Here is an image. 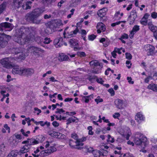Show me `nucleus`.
Segmentation results:
<instances>
[{"label":"nucleus","instance_id":"f257e3e1","mask_svg":"<svg viewBox=\"0 0 157 157\" xmlns=\"http://www.w3.org/2000/svg\"><path fill=\"white\" fill-rule=\"evenodd\" d=\"M133 141L136 145L140 146V151L146 153V151L144 149L148 144L147 138L142 134L139 132H136L133 135Z\"/></svg>","mask_w":157,"mask_h":157},{"label":"nucleus","instance_id":"f03ea898","mask_svg":"<svg viewBox=\"0 0 157 157\" xmlns=\"http://www.w3.org/2000/svg\"><path fill=\"white\" fill-rule=\"evenodd\" d=\"M12 28V24L8 22H5L0 24V31H2L6 28H9L11 30ZM10 38V36L9 35L3 33H0V47H4Z\"/></svg>","mask_w":157,"mask_h":157},{"label":"nucleus","instance_id":"7ed1b4c3","mask_svg":"<svg viewBox=\"0 0 157 157\" xmlns=\"http://www.w3.org/2000/svg\"><path fill=\"white\" fill-rule=\"evenodd\" d=\"M42 12V11L39 9H36L31 12L28 13L26 15L25 17L26 20L36 24H41L42 23V20L38 19L37 18L40 15Z\"/></svg>","mask_w":157,"mask_h":157},{"label":"nucleus","instance_id":"20e7f679","mask_svg":"<svg viewBox=\"0 0 157 157\" xmlns=\"http://www.w3.org/2000/svg\"><path fill=\"white\" fill-rule=\"evenodd\" d=\"M20 29L17 30L16 31V36L14 38V40L20 45H24L29 43L31 41V37L26 35L23 32H21Z\"/></svg>","mask_w":157,"mask_h":157},{"label":"nucleus","instance_id":"39448f33","mask_svg":"<svg viewBox=\"0 0 157 157\" xmlns=\"http://www.w3.org/2000/svg\"><path fill=\"white\" fill-rule=\"evenodd\" d=\"M30 52L33 56L38 57L40 56V53H44V51L38 47L30 46L27 48V53Z\"/></svg>","mask_w":157,"mask_h":157},{"label":"nucleus","instance_id":"423d86ee","mask_svg":"<svg viewBox=\"0 0 157 157\" xmlns=\"http://www.w3.org/2000/svg\"><path fill=\"white\" fill-rule=\"evenodd\" d=\"M20 29L21 32H23L26 35H28L29 37H31V40L34 37L36 31V28L34 27H30L25 28L24 27H22Z\"/></svg>","mask_w":157,"mask_h":157},{"label":"nucleus","instance_id":"0eeeda50","mask_svg":"<svg viewBox=\"0 0 157 157\" xmlns=\"http://www.w3.org/2000/svg\"><path fill=\"white\" fill-rule=\"evenodd\" d=\"M68 27H67L65 29L63 33V35L64 38H69L74 36L78 32L79 30L77 27L73 31L69 32L67 31Z\"/></svg>","mask_w":157,"mask_h":157},{"label":"nucleus","instance_id":"6e6552de","mask_svg":"<svg viewBox=\"0 0 157 157\" xmlns=\"http://www.w3.org/2000/svg\"><path fill=\"white\" fill-rule=\"evenodd\" d=\"M10 60L8 58H5L1 59L0 63L3 67L6 68H12V63Z\"/></svg>","mask_w":157,"mask_h":157},{"label":"nucleus","instance_id":"1a4fd4ad","mask_svg":"<svg viewBox=\"0 0 157 157\" xmlns=\"http://www.w3.org/2000/svg\"><path fill=\"white\" fill-rule=\"evenodd\" d=\"M144 49L147 52L148 56L152 55L154 53L155 48L154 46L150 44H147L144 46Z\"/></svg>","mask_w":157,"mask_h":157},{"label":"nucleus","instance_id":"9d476101","mask_svg":"<svg viewBox=\"0 0 157 157\" xmlns=\"http://www.w3.org/2000/svg\"><path fill=\"white\" fill-rule=\"evenodd\" d=\"M137 16L136 10H132L131 12L130 15L128 17V20L130 21V24H132L137 18Z\"/></svg>","mask_w":157,"mask_h":157},{"label":"nucleus","instance_id":"9b49d317","mask_svg":"<svg viewBox=\"0 0 157 157\" xmlns=\"http://www.w3.org/2000/svg\"><path fill=\"white\" fill-rule=\"evenodd\" d=\"M120 133L123 137L128 140L129 139V137L131 135V132L129 129L123 130L122 129L120 131Z\"/></svg>","mask_w":157,"mask_h":157},{"label":"nucleus","instance_id":"f8f14e48","mask_svg":"<svg viewBox=\"0 0 157 157\" xmlns=\"http://www.w3.org/2000/svg\"><path fill=\"white\" fill-rule=\"evenodd\" d=\"M34 71L31 68H23L22 75L28 77L34 74Z\"/></svg>","mask_w":157,"mask_h":157},{"label":"nucleus","instance_id":"ddd939ff","mask_svg":"<svg viewBox=\"0 0 157 157\" xmlns=\"http://www.w3.org/2000/svg\"><path fill=\"white\" fill-rule=\"evenodd\" d=\"M14 51L16 54L21 53L23 56H27L28 54L27 53V49H22L21 48H16L14 49Z\"/></svg>","mask_w":157,"mask_h":157},{"label":"nucleus","instance_id":"4468645a","mask_svg":"<svg viewBox=\"0 0 157 157\" xmlns=\"http://www.w3.org/2000/svg\"><path fill=\"white\" fill-rule=\"evenodd\" d=\"M56 146V144H52V145L50 146L49 149H48L45 151H43L41 152L43 153V154L45 153L48 154L53 153L56 151V149L55 147Z\"/></svg>","mask_w":157,"mask_h":157},{"label":"nucleus","instance_id":"2eb2a0df","mask_svg":"<svg viewBox=\"0 0 157 157\" xmlns=\"http://www.w3.org/2000/svg\"><path fill=\"white\" fill-rule=\"evenodd\" d=\"M124 101L120 99H117L115 101V105L116 107L120 109H123V105Z\"/></svg>","mask_w":157,"mask_h":157},{"label":"nucleus","instance_id":"dca6fc26","mask_svg":"<svg viewBox=\"0 0 157 157\" xmlns=\"http://www.w3.org/2000/svg\"><path fill=\"white\" fill-rule=\"evenodd\" d=\"M24 0H13V2L11 5L14 6L15 9L19 8L22 3Z\"/></svg>","mask_w":157,"mask_h":157},{"label":"nucleus","instance_id":"f3484780","mask_svg":"<svg viewBox=\"0 0 157 157\" xmlns=\"http://www.w3.org/2000/svg\"><path fill=\"white\" fill-rule=\"evenodd\" d=\"M30 147H29V145L26 144L22 147L20 151H18L19 155H21L22 154L25 153L29 152V151Z\"/></svg>","mask_w":157,"mask_h":157},{"label":"nucleus","instance_id":"a211bd4d","mask_svg":"<svg viewBox=\"0 0 157 157\" xmlns=\"http://www.w3.org/2000/svg\"><path fill=\"white\" fill-rule=\"evenodd\" d=\"M136 120L139 123H140L142 121L144 120L145 117L142 114L141 112H139L137 113L135 117Z\"/></svg>","mask_w":157,"mask_h":157},{"label":"nucleus","instance_id":"6ab92c4d","mask_svg":"<svg viewBox=\"0 0 157 157\" xmlns=\"http://www.w3.org/2000/svg\"><path fill=\"white\" fill-rule=\"evenodd\" d=\"M54 44L56 47H59L63 44V39L62 37H59L56 39L54 42Z\"/></svg>","mask_w":157,"mask_h":157},{"label":"nucleus","instance_id":"aec40b11","mask_svg":"<svg viewBox=\"0 0 157 157\" xmlns=\"http://www.w3.org/2000/svg\"><path fill=\"white\" fill-rule=\"evenodd\" d=\"M23 67H17L13 68L12 72L13 74H18L22 75Z\"/></svg>","mask_w":157,"mask_h":157},{"label":"nucleus","instance_id":"412c9836","mask_svg":"<svg viewBox=\"0 0 157 157\" xmlns=\"http://www.w3.org/2000/svg\"><path fill=\"white\" fill-rule=\"evenodd\" d=\"M107 11V8H103L98 10L97 13V14L99 17H102L106 15Z\"/></svg>","mask_w":157,"mask_h":157},{"label":"nucleus","instance_id":"4be33fe9","mask_svg":"<svg viewBox=\"0 0 157 157\" xmlns=\"http://www.w3.org/2000/svg\"><path fill=\"white\" fill-rule=\"evenodd\" d=\"M86 139L87 137H83L79 139L77 141L75 142L76 146H82L84 144L82 143V142L86 141Z\"/></svg>","mask_w":157,"mask_h":157},{"label":"nucleus","instance_id":"5701e85b","mask_svg":"<svg viewBox=\"0 0 157 157\" xmlns=\"http://www.w3.org/2000/svg\"><path fill=\"white\" fill-rule=\"evenodd\" d=\"M148 26L149 29L153 32L157 30V27L153 25L151 21H149L148 23Z\"/></svg>","mask_w":157,"mask_h":157},{"label":"nucleus","instance_id":"b1692460","mask_svg":"<svg viewBox=\"0 0 157 157\" xmlns=\"http://www.w3.org/2000/svg\"><path fill=\"white\" fill-rule=\"evenodd\" d=\"M90 66L92 67L93 68L94 67H96L102 64L101 63H100L96 60H94L90 61Z\"/></svg>","mask_w":157,"mask_h":157},{"label":"nucleus","instance_id":"393cba45","mask_svg":"<svg viewBox=\"0 0 157 157\" xmlns=\"http://www.w3.org/2000/svg\"><path fill=\"white\" fill-rule=\"evenodd\" d=\"M78 121V119L76 117H72L67 119V124H69L72 122L77 123Z\"/></svg>","mask_w":157,"mask_h":157},{"label":"nucleus","instance_id":"a878e982","mask_svg":"<svg viewBox=\"0 0 157 157\" xmlns=\"http://www.w3.org/2000/svg\"><path fill=\"white\" fill-rule=\"evenodd\" d=\"M68 59V57L63 53L59 54L58 57V60L61 61L67 60Z\"/></svg>","mask_w":157,"mask_h":157},{"label":"nucleus","instance_id":"bb28decb","mask_svg":"<svg viewBox=\"0 0 157 157\" xmlns=\"http://www.w3.org/2000/svg\"><path fill=\"white\" fill-rule=\"evenodd\" d=\"M102 67V64L96 67H94L92 70V72L93 73L97 74L100 73L101 72V70Z\"/></svg>","mask_w":157,"mask_h":157},{"label":"nucleus","instance_id":"cd10ccee","mask_svg":"<svg viewBox=\"0 0 157 157\" xmlns=\"http://www.w3.org/2000/svg\"><path fill=\"white\" fill-rule=\"evenodd\" d=\"M21 141H19V140L17 139L13 138L12 140L11 139L10 140V144L12 147H14L17 146L18 144Z\"/></svg>","mask_w":157,"mask_h":157},{"label":"nucleus","instance_id":"c85d7f7f","mask_svg":"<svg viewBox=\"0 0 157 157\" xmlns=\"http://www.w3.org/2000/svg\"><path fill=\"white\" fill-rule=\"evenodd\" d=\"M69 43L71 46L73 47L78 45V42L77 40L75 39H72L70 40Z\"/></svg>","mask_w":157,"mask_h":157},{"label":"nucleus","instance_id":"c756f323","mask_svg":"<svg viewBox=\"0 0 157 157\" xmlns=\"http://www.w3.org/2000/svg\"><path fill=\"white\" fill-rule=\"evenodd\" d=\"M147 88L154 91H157V84L151 83L148 86Z\"/></svg>","mask_w":157,"mask_h":157},{"label":"nucleus","instance_id":"7c9ffc66","mask_svg":"<svg viewBox=\"0 0 157 157\" xmlns=\"http://www.w3.org/2000/svg\"><path fill=\"white\" fill-rule=\"evenodd\" d=\"M18 154H19L17 150L12 151L7 157H16Z\"/></svg>","mask_w":157,"mask_h":157},{"label":"nucleus","instance_id":"2f4dec72","mask_svg":"<svg viewBox=\"0 0 157 157\" xmlns=\"http://www.w3.org/2000/svg\"><path fill=\"white\" fill-rule=\"evenodd\" d=\"M31 2L30 1L28 2L25 3H24L22 5V8L24 10H27L31 8Z\"/></svg>","mask_w":157,"mask_h":157},{"label":"nucleus","instance_id":"473e14b6","mask_svg":"<svg viewBox=\"0 0 157 157\" xmlns=\"http://www.w3.org/2000/svg\"><path fill=\"white\" fill-rule=\"evenodd\" d=\"M97 28L98 29H100L103 32L105 30V25L101 22L98 23L97 25Z\"/></svg>","mask_w":157,"mask_h":157},{"label":"nucleus","instance_id":"72a5a7b5","mask_svg":"<svg viewBox=\"0 0 157 157\" xmlns=\"http://www.w3.org/2000/svg\"><path fill=\"white\" fill-rule=\"evenodd\" d=\"M48 133L51 136L56 138L58 137V136L60 134L57 132H54L53 131H49L48 132Z\"/></svg>","mask_w":157,"mask_h":157},{"label":"nucleus","instance_id":"f704fd0d","mask_svg":"<svg viewBox=\"0 0 157 157\" xmlns=\"http://www.w3.org/2000/svg\"><path fill=\"white\" fill-rule=\"evenodd\" d=\"M128 36L126 33H124L121 36L120 38H119V39L120 40L122 43L125 44L126 42L125 41L123 40L124 39H128Z\"/></svg>","mask_w":157,"mask_h":157},{"label":"nucleus","instance_id":"c9c22d12","mask_svg":"<svg viewBox=\"0 0 157 157\" xmlns=\"http://www.w3.org/2000/svg\"><path fill=\"white\" fill-rule=\"evenodd\" d=\"M81 0H71V5L73 7H75L79 4Z\"/></svg>","mask_w":157,"mask_h":157},{"label":"nucleus","instance_id":"e433bc0d","mask_svg":"<svg viewBox=\"0 0 157 157\" xmlns=\"http://www.w3.org/2000/svg\"><path fill=\"white\" fill-rule=\"evenodd\" d=\"M93 154L94 155V157H101V153L100 151L98 150H94Z\"/></svg>","mask_w":157,"mask_h":157},{"label":"nucleus","instance_id":"4c0bfd02","mask_svg":"<svg viewBox=\"0 0 157 157\" xmlns=\"http://www.w3.org/2000/svg\"><path fill=\"white\" fill-rule=\"evenodd\" d=\"M93 97V95H90L86 96H83L82 97V100L85 101V103H88L89 101V98L90 97H91L92 98Z\"/></svg>","mask_w":157,"mask_h":157},{"label":"nucleus","instance_id":"58836bf2","mask_svg":"<svg viewBox=\"0 0 157 157\" xmlns=\"http://www.w3.org/2000/svg\"><path fill=\"white\" fill-rule=\"evenodd\" d=\"M76 144L75 141H74L72 140H70L69 142V145L72 148H75V144Z\"/></svg>","mask_w":157,"mask_h":157},{"label":"nucleus","instance_id":"ea45409f","mask_svg":"<svg viewBox=\"0 0 157 157\" xmlns=\"http://www.w3.org/2000/svg\"><path fill=\"white\" fill-rule=\"evenodd\" d=\"M114 139L113 137H112L109 135H108V139L107 140L108 142L113 143L114 142Z\"/></svg>","mask_w":157,"mask_h":157},{"label":"nucleus","instance_id":"a19ab883","mask_svg":"<svg viewBox=\"0 0 157 157\" xmlns=\"http://www.w3.org/2000/svg\"><path fill=\"white\" fill-rule=\"evenodd\" d=\"M6 7V4L4 3L0 5V14L1 13L5 10Z\"/></svg>","mask_w":157,"mask_h":157},{"label":"nucleus","instance_id":"79ce46f5","mask_svg":"<svg viewBox=\"0 0 157 157\" xmlns=\"http://www.w3.org/2000/svg\"><path fill=\"white\" fill-rule=\"evenodd\" d=\"M21 132L22 133V134L24 136L26 137H28V134H30V132L29 131H27L26 132H24V130L23 129H21Z\"/></svg>","mask_w":157,"mask_h":157},{"label":"nucleus","instance_id":"37998d69","mask_svg":"<svg viewBox=\"0 0 157 157\" xmlns=\"http://www.w3.org/2000/svg\"><path fill=\"white\" fill-rule=\"evenodd\" d=\"M71 138H73V139H74L76 140L75 142L77 141V140H78L79 139L78 137V135H77L75 133H72L71 134Z\"/></svg>","mask_w":157,"mask_h":157},{"label":"nucleus","instance_id":"c03bdc74","mask_svg":"<svg viewBox=\"0 0 157 157\" xmlns=\"http://www.w3.org/2000/svg\"><path fill=\"white\" fill-rule=\"evenodd\" d=\"M139 27L140 26H139L135 25L133 27L132 31L136 33L140 29Z\"/></svg>","mask_w":157,"mask_h":157},{"label":"nucleus","instance_id":"a18cd8bd","mask_svg":"<svg viewBox=\"0 0 157 157\" xmlns=\"http://www.w3.org/2000/svg\"><path fill=\"white\" fill-rule=\"evenodd\" d=\"M43 123V121H40L39 122V123H40V125L42 126H43L45 125H47V126L48 127L50 125V123L49 122H48L47 121H45V122L43 124H42V123Z\"/></svg>","mask_w":157,"mask_h":157},{"label":"nucleus","instance_id":"49530a36","mask_svg":"<svg viewBox=\"0 0 157 157\" xmlns=\"http://www.w3.org/2000/svg\"><path fill=\"white\" fill-rule=\"evenodd\" d=\"M95 101L97 103V104L98 103L102 102L103 101V100L99 96H98L97 98L95 99Z\"/></svg>","mask_w":157,"mask_h":157},{"label":"nucleus","instance_id":"de8ad7c7","mask_svg":"<svg viewBox=\"0 0 157 157\" xmlns=\"http://www.w3.org/2000/svg\"><path fill=\"white\" fill-rule=\"evenodd\" d=\"M14 136L16 138V139L19 140V141H21L22 139V137L21 135L20 134H14Z\"/></svg>","mask_w":157,"mask_h":157},{"label":"nucleus","instance_id":"09e8293b","mask_svg":"<svg viewBox=\"0 0 157 157\" xmlns=\"http://www.w3.org/2000/svg\"><path fill=\"white\" fill-rule=\"evenodd\" d=\"M51 41L50 38L46 37L44 39V43L45 44H49Z\"/></svg>","mask_w":157,"mask_h":157},{"label":"nucleus","instance_id":"8fccbe9b","mask_svg":"<svg viewBox=\"0 0 157 157\" xmlns=\"http://www.w3.org/2000/svg\"><path fill=\"white\" fill-rule=\"evenodd\" d=\"M9 59H10V60L11 63H12V67L14 65V63L15 62V61L16 60L14 58H8Z\"/></svg>","mask_w":157,"mask_h":157},{"label":"nucleus","instance_id":"3c124183","mask_svg":"<svg viewBox=\"0 0 157 157\" xmlns=\"http://www.w3.org/2000/svg\"><path fill=\"white\" fill-rule=\"evenodd\" d=\"M96 36L92 34L88 36L89 40H93L95 38Z\"/></svg>","mask_w":157,"mask_h":157},{"label":"nucleus","instance_id":"603ef678","mask_svg":"<svg viewBox=\"0 0 157 157\" xmlns=\"http://www.w3.org/2000/svg\"><path fill=\"white\" fill-rule=\"evenodd\" d=\"M125 56L126 58L129 60H130L132 58V56L129 53H125Z\"/></svg>","mask_w":157,"mask_h":157},{"label":"nucleus","instance_id":"864d4df0","mask_svg":"<svg viewBox=\"0 0 157 157\" xmlns=\"http://www.w3.org/2000/svg\"><path fill=\"white\" fill-rule=\"evenodd\" d=\"M5 146L4 144H2L0 145V150L2 151H5Z\"/></svg>","mask_w":157,"mask_h":157},{"label":"nucleus","instance_id":"5fc2aeb1","mask_svg":"<svg viewBox=\"0 0 157 157\" xmlns=\"http://www.w3.org/2000/svg\"><path fill=\"white\" fill-rule=\"evenodd\" d=\"M101 156L106 155L108 154V152L106 150H104L102 151L101 152Z\"/></svg>","mask_w":157,"mask_h":157},{"label":"nucleus","instance_id":"6e6d98bb","mask_svg":"<svg viewBox=\"0 0 157 157\" xmlns=\"http://www.w3.org/2000/svg\"><path fill=\"white\" fill-rule=\"evenodd\" d=\"M75 11L74 9H72L70 12H71V13L70 14H68L67 16V18H70L71 17V16L73 15L74 14V12Z\"/></svg>","mask_w":157,"mask_h":157},{"label":"nucleus","instance_id":"4d7b16f0","mask_svg":"<svg viewBox=\"0 0 157 157\" xmlns=\"http://www.w3.org/2000/svg\"><path fill=\"white\" fill-rule=\"evenodd\" d=\"M151 17L154 19H155L157 17V13L155 12H153L151 14Z\"/></svg>","mask_w":157,"mask_h":157},{"label":"nucleus","instance_id":"13d9d810","mask_svg":"<svg viewBox=\"0 0 157 157\" xmlns=\"http://www.w3.org/2000/svg\"><path fill=\"white\" fill-rule=\"evenodd\" d=\"M108 91L111 94L112 96L114 95L115 94V92L113 89L111 88L109 89L108 90Z\"/></svg>","mask_w":157,"mask_h":157},{"label":"nucleus","instance_id":"bf43d9fd","mask_svg":"<svg viewBox=\"0 0 157 157\" xmlns=\"http://www.w3.org/2000/svg\"><path fill=\"white\" fill-rule=\"evenodd\" d=\"M3 126L5 129L8 131V132L10 133V128L8 126V125L7 124H5Z\"/></svg>","mask_w":157,"mask_h":157},{"label":"nucleus","instance_id":"052dcab7","mask_svg":"<svg viewBox=\"0 0 157 157\" xmlns=\"http://www.w3.org/2000/svg\"><path fill=\"white\" fill-rule=\"evenodd\" d=\"M100 148L103 151L105 150V149H107L109 148V147L105 145H101L100 146Z\"/></svg>","mask_w":157,"mask_h":157},{"label":"nucleus","instance_id":"680f3d73","mask_svg":"<svg viewBox=\"0 0 157 157\" xmlns=\"http://www.w3.org/2000/svg\"><path fill=\"white\" fill-rule=\"evenodd\" d=\"M120 116V114L118 113H116L113 115V117L114 118H117Z\"/></svg>","mask_w":157,"mask_h":157},{"label":"nucleus","instance_id":"e2e57ef3","mask_svg":"<svg viewBox=\"0 0 157 157\" xmlns=\"http://www.w3.org/2000/svg\"><path fill=\"white\" fill-rule=\"evenodd\" d=\"M87 151L89 152H93V151L94 150H93V147H87L86 148Z\"/></svg>","mask_w":157,"mask_h":157},{"label":"nucleus","instance_id":"0e129e2a","mask_svg":"<svg viewBox=\"0 0 157 157\" xmlns=\"http://www.w3.org/2000/svg\"><path fill=\"white\" fill-rule=\"evenodd\" d=\"M65 112L64 110H63L62 109H57V111L56 112V113H63Z\"/></svg>","mask_w":157,"mask_h":157},{"label":"nucleus","instance_id":"69168bd1","mask_svg":"<svg viewBox=\"0 0 157 157\" xmlns=\"http://www.w3.org/2000/svg\"><path fill=\"white\" fill-rule=\"evenodd\" d=\"M78 55L80 57H84L86 56L85 53L84 52H78Z\"/></svg>","mask_w":157,"mask_h":157},{"label":"nucleus","instance_id":"338daca9","mask_svg":"<svg viewBox=\"0 0 157 157\" xmlns=\"http://www.w3.org/2000/svg\"><path fill=\"white\" fill-rule=\"evenodd\" d=\"M127 80H128V82L131 84H133L134 83L133 81H132V79L131 77H127Z\"/></svg>","mask_w":157,"mask_h":157},{"label":"nucleus","instance_id":"774afa93","mask_svg":"<svg viewBox=\"0 0 157 157\" xmlns=\"http://www.w3.org/2000/svg\"><path fill=\"white\" fill-rule=\"evenodd\" d=\"M32 142L33 145H34L38 144L39 141L35 140V139L32 138Z\"/></svg>","mask_w":157,"mask_h":157}]
</instances>
